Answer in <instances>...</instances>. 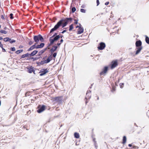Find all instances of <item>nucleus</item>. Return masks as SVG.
<instances>
[{
  "instance_id": "1",
  "label": "nucleus",
  "mask_w": 149,
  "mask_h": 149,
  "mask_svg": "<svg viewBox=\"0 0 149 149\" xmlns=\"http://www.w3.org/2000/svg\"><path fill=\"white\" fill-rule=\"evenodd\" d=\"M72 20L71 18H67L65 19H62L59 21L55 25L54 27L52 29L50 32V33L56 31L61 26L62 28H64L67 24L69 22H71Z\"/></svg>"
},
{
  "instance_id": "2",
  "label": "nucleus",
  "mask_w": 149,
  "mask_h": 149,
  "mask_svg": "<svg viewBox=\"0 0 149 149\" xmlns=\"http://www.w3.org/2000/svg\"><path fill=\"white\" fill-rule=\"evenodd\" d=\"M33 39L35 42H36V44L38 43L39 40H40L41 42L44 41V39L42 36L40 34L34 36Z\"/></svg>"
},
{
  "instance_id": "3",
  "label": "nucleus",
  "mask_w": 149,
  "mask_h": 149,
  "mask_svg": "<svg viewBox=\"0 0 149 149\" xmlns=\"http://www.w3.org/2000/svg\"><path fill=\"white\" fill-rule=\"evenodd\" d=\"M60 36L59 35L56 36L55 37H51L49 39V41L50 43L49 45H52L54 42L60 38Z\"/></svg>"
},
{
  "instance_id": "4",
  "label": "nucleus",
  "mask_w": 149,
  "mask_h": 149,
  "mask_svg": "<svg viewBox=\"0 0 149 149\" xmlns=\"http://www.w3.org/2000/svg\"><path fill=\"white\" fill-rule=\"evenodd\" d=\"M38 109L37 111L38 113H40L45 110V106L44 105H39L38 107Z\"/></svg>"
},
{
  "instance_id": "5",
  "label": "nucleus",
  "mask_w": 149,
  "mask_h": 149,
  "mask_svg": "<svg viewBox=\"0 0 149 149\" xmlns=\"http://www.w3.org/2000/svg\"><path fill=\"white\" fill-rule=\"evenodd\" d=\"M106 45L104 42H101L100 43V46L98 47V49L100 50L104 49Z\"/></svg>"
},
{
  "instance_id": "6",
  "label": "nucleus",
  "mask_w": 149,
  "mask_h": 149,
  "mask_svg": "<svg viewBox=\"0 0 149 149\" xmlns=\"http://www.w3.org/2000/svg\"><path fill=\"white\" fill-rule=\"evenodd\" d=\"M48 71L47 69H42L41 71L40 72V76H42L45 74L47 73L48 72Z\"/></svg>"
},
{
  "instance_id": "7",
  "label": "nucleus",
  "mask_w": 149,
  "mask_h": 149,
  "mask_svg": "<svg viewBox=\"0 0 149 149\" xmlns=\"http://www.w3.org/2000/svg\"><path fill=\"white\" fill-rule=\"evenodd\" d=\"M108 70V68L107 66L105 67L102 70V71L100 72V75H102L106 73Z\"/></svg>"
},
{
  "instance_id": "8",
  "label": "nucleus",
  "mask_w": 149,
  "mask_h": 149,
  "mask_svg": "<svg viewBox=\"0 0 149 149\" xmlns=\"http://www.w3.org/2000/svg\"><path fill=\"white\" fill-rule=\"evenodd\" d=\"M112 63L111 67V69H112L115 68L118 65L117 62L116 61H112Z\"/></svg>"
},
{
  "instance_id": "9",
  "label": "nucleus",
  "mask_w": 149,
  "mask_h": 149,
  "mask_svg": "<svg viewBox=\"0 0 149 149\" xmlns=\"http://www.w3.org/2000/svg\"><path fill=\"white\" fill-rule=\"evenodd\" d=\"M135 44L136 47H142L141 46L142 45V42L140 40L136 41V42Z\"/></svg>"
},
{
  "instance_id": "10",
  "label": "nucleus",
  "mask_w": 149,
  "mask_h": 149,
  "mask_svg": "<svg viewBox=\"0 0 149 149\" xmlns=\"http://www.w3.org/2000/svg\"><path fill=\"white\" fill-rule=\"evenodd\" d=\"M91 91L90 90L87 91L86 97V99H89L91 98L90 93Z\"/></svg>"
},
{
  "instance_id": "11",
  "label": "nucleus",
  "mask_w": 149,
  "mask_h": 149,
  "mask_svg": "<svg viewBox=\"0 0 149 149\" xmlns=\"http://www.w3.org/2000/svg\"><path fill=\"white\" fill-rule=\"evenodd\" d=\"M142 49V47H136V49H137L135 53L136 55H137L141 51Z\"/></svg>"
},
{
  "instance_id": "12",
  "label": "nucleus",
  "mask_w": 149,
  "mask_h": 149,
  "mask_svg": "<svg viewBox=\"0 0 149 149\" xmlns=\"http://www.w3.org/2000/svg\"><path fill=\"white\" fill-rule=\"evenodd\" d=\"M57 48V47L56 46H54L52 47V48L50 50L52 54L56 50Z\"/></svg>"
},
{
  "instance_id": "13",
  "label": "nucleus",
  "mask_w": 149,
  "mask_h": 149,
  "mask_svg": "<svg viewBox=\"0 0 149 149\" xmlns=\"http://www.w3.org/2000/svg\"><path fill=\"white\" fill-rule=\"evenodd\" d=\"M84 32V29L81 26L79 27L78 30V34H80Z\"/></svg>"
},
{
  "instance_id": "14",
  "label": "nucleus",
  "mask_w": 149,
  "mask_h": 149,
  "mask_svg": "<svg viewBox=\"0 0 149 149\" xmlns=\"http://www.w3.org/2000/svg\"><path fill=\"white\" fill-rule=\"evenodd\" d=\"M44 45L45 44L44 43H41L40 44V45H38L37 46H36V48L38 49L42 48L44 46Z\"/></svg>"
},
{
  "instance_id": "15",
  "label": "nucleus",
  "mask_w": 149,
  "mask_h": 149,
  "mask_svg": "<svg viewBox=\"0 0 149 149\" xmlns=\"http://www.w3.org/2000/svg\"><path fill=\"white\" fill-rule=\"evenodd\" d=\"M62 97H56L54 98L55 100L57 102H61L62 101Z\"/></svg>"
},
{
  "instance_id": "16",
  "label": "nucleus",
  "mask_w": 149,
  "mask_h": 149,
  "mask_svg": "<svg viewBox=\"0 0 149 149\" xmlns=\"http://www.w3.org/2000/svg\"><path fill=\"white\" fill-rule=\"evenodd\" d=\"M47 48H46L44 49H43L41 51H40L39 52L38 54V56H40L42 54H43L46 51Z\"/></svg>"
},
{
  "instance_id": "17",
  "label": "nucleus",
  "mask_w": 149,
  "mask_h": 149,
  "mask_svg": "<svg viewBox=\"0 0 149 149\" xmlns=\"http://www.w3.org/2000/svg\"><path fill=\"white\" fill-rule=\"evenodd\" d=\"M38 52V51L37 50H34L29 55L31 56H33L36 54Z\"/></svg>"
},
{
  "instance_id": "18",
  "label": "nucleus",
  "mask_w": 149,
  "mask_h": 149,
  "mask_svg": "<svg viewBox=\"0 0 149 149\" xmlns=\"http://www.w3.org/2000/svg\"><path fill=\"white\" fill-rule=\"evenodd\" d=\"M36 43H35L34 45L31 46L29 49H28V51H30L36 48Z\"/></svg>"
},
{
  "instance_id": "19",
  "label": "nucleus",
  "mask_w": 149,
  "mask_h": 149,
  "mask_svg": "<svg viewBox=\"0 0 149 149\" xmlns=\"http://www.w3.org/2000/svg\"><path fill=\"white\" fill-rule=\"evenodd\" d=\"M34 72V70L33 68L30 67L28 69V72L29 73H32Z\"/></svg>"
},
{
  "instance_id": "20",
  "label": "nucleus",
  "mask_w": 149,
  "mask_h": 149,
  "mask_svg": "<svg viewBox=\"0 0 149 149\" xmlns=\"http://www.w3.org/2000/svg\"><path fill=\"white\" fill-rule=\"evenodd\" d=\"M146 37L145 40L146 42L148 44H149V38L147 36H145Z\"/></svg>"
},
{
  "instance_id": "21",
  "label": "nucleus",
  "mask_w": 149,
  "mask_h": 149,
  "mask_svg": "<svg viewBox=\"0 0 149 149\" xmlns=\"http://www.w3.org/2000/svg\"><path fill=\"white\" fill-rule=\"evenodd\" d=\"M74 136L75 138L77 139L79 138V133L77 132H75L74 133Z\"/></svg>"
},
{
  "instance_id": "22",
  "label": "nucleus",
  "mask_w": 149,
  "mask_h": 149,
  "mask_svg": "<svg viewBox=\"0 0 149 149\" xmlns=\"http://www.w3.org/2000/svg\"><path fill=\"white\" fill-rule=\"evenodd\" d=\"M126 137L125 136H124L123 138V144H125L126 142Z\"/></svg>"
},
{
  "instance_id": "23",
  "label": "nucleus",
  "mask_w": 149,
  "mask_h": 149,
  "mask_svg": "<svg viewBox=\"0 0 149 149\" xmlns=\"http://www.w3.org/2000/svg\"><path fill=\"white\" fill-rule=\"evenodd\" d=\"M29 54L28 53H27L26 54H23L22 56V58H24L25 57H28L29 55Z\"/></svg>"
},
{
  "instance_id": "24",
  "label": "nucleus",
  "mask_w": 149,
  "mask_h": 149,
  "mask_svg": "<svg viewBox=\"0 0 149 149\" xmlns=\"http://www.w3.org/2000/svg\"><path fill=\"white\" fill-rule=\"evenodd\" d=\"M0 32L1 33L6 34L7 33V31L5 30H0Z\"/></svg>"
},
{
  "instance_id": "25",
  "label": "nucleus",
  "mask_w": 149,
  "mask_h": 149,
  "mask_svg": "<svg viewBox=\"0 0 149 149\" xmlns=\"http://www.w3.org/2000/svg\"><path fill=\"white\" fill-rule=\"evenodd\" d=\"M23 51V50L22 49L19 50H18L15 53L17 54H19V53H21V52H22Z\"/></svg>"
},
{
  "instance_id": "26",
  "label": "nucleus",
  "mask_w": 149,
  "mask_h": 149,
  "mask_svg": "<svg viewBox=\"0 0 149 149\" xmlns=\"http://www.w3.org/2000/svg\"><path fill=\"white\" fill-rule=\"evenodd\" d=\"M9 41L10 43H12L13 42H16V40L13 39L12 40L10 38V39L9 40Z\"/></svg>"
},
{
  "instance_id": "27",
  "label": "nucleus",
  "mask_w": 149,
  "mask_h": 149,
  "mask_svg": "<svg viewBox=\"0 0 149 149\" xmlns=\"http://www.w3.org/2000/svg\"><path fill=\"white\" fill-rule=\"evenodd\" d=\"M10 39V38H6L3 39V40L5 42H8L9 41V40Z\"/></svg>"
},
{
  "instance_id": "28",
  "label": "nucleus",
  "mask_w": 149,
  "mask_h": 149,
  "mask_svg": "<svg viewBox=\"0 0 149 149\" xmlns=\"http://www.w3.org/2000/svg\"><path fill=\"white\" fill-rule=\"evenodd\" d=\"M73 29V26L72 24L71 25H70V28L69 29V31H70L72 29Z\"/></svg>"
},
{
  "instance_id": "29",
  "label": "nucleus",
  "mask_w": 149,
  "mask_h": 149,
  "mask_svg": "<svg viewBox=\"0 0 149 149\" xmlns=\"http://www.w3.org/2000/svg\"><path fill=\"white\" fill-rule=\"evenodd\" d=\"M76 10V8L74 7H72V12L73 13L74 12H75Z\"/></svg>"
},
{
  "instance_id": "30",
  "label": "nucleus",
  "mask_w": 149,
  "mask_h": 149,
  "mask_svg": "<svg viewBox=\"0 0 149 149\" xmlns=\"http://www.w3.org/2000/svg\"><path fill=\"white\" fill-rule=\"evenodd\" d=\"M80 11L83 13H85L86 12V10L83 9H80Z\"/></svg>"
},
{
  "instance_id": "31",
  "label": "nucleus",
  "mask_w": 149,
  "mask_h": 149,
  "mask_svg": "<svg viewBox=\"0 0 149 149\" xmlns=\"http://www.w3.org/2000/svg\"><path fill=\"white\" fill-rule=\"evenodd\" d=\"M124 85V84L122 83H120L119 84V86L121 88H122L123 87V86Z\"/></svg>"
},
{
  "instance_id": "32",
  "label": "nucleus",
  "mask_w": 149,
  "mask_h": 149,
  "mask_svg": "<svg viewBox=\"0 0 149 149\" xmlns=\"http://www.w3.org/2000/svg\"><path fill=\"white\" fill-rule=\"evenodd\" d=\"M30 93V92H26L25 94V96L26 97H27V96H29V93Z\"/></svg>"
},
{
  "instance_id": "33",
  "label": "nucleus",
  "mask_w": 149,
  "mask_h": 149,
  "mask_svg": "<svg viewBox=\"0 0 149 149\" xmlns=\"http://www.w3.org/2000/svg\"><path fill=\"white\" fill-rule=\"evenodd\" d=\"M13 15L12 13H10V18L11 19H13Z\"/></svg>"
},
{
  "instance_id": "34",
  "label": "nucleus",
  "mask_w": 149,
  "mask_h": 149,
  "mask_svg": "<svg viewBox=\"0 0 149 149\" xmlns=\"http://www.w3.org/2000/svg\"><path fill=\"white\" fill-rule=\"evenodd\" d=\"M96 139L95 138H93V141L94 143V144L95 146H96V141H95Z\"/></svg>"
},
{
  "instance_id": "35",
  "label": "nucleus",
  "mask_w": 149,
  "mask_h": 149,
  "mask_svg": "<svg viewBox=\"0 0 149 149\" xmlns=\"http://www.w3.org/2000/svg\"><path fill=\"white\" fill-rule=\"evenodd\" d=\"M10 50H11L12 51H15V47H13L11 48Z\"/></svg>"
},
{
  "instance_id": "36",
  "label": "nucleus",
  "mask_w": 149,
  "mask_h": 149,
  "mask_svg": "<svg viewBox=\"0 0 149 149\" xmlns=\"http://www.w3.org/2000/svg\"><path fill=\"white\" fill-rule=\"evenodd\" d=\"M57 53H54L53 55V56L55 58L56 56Z\"/></svg>"
},
{
  "instance_id": "37",
  "label": "nucleus",
  "mask_w": 149,
  "mask_h": 149,
  "mask_svg": "<svg viewBox=\"0 0 149 149\" xmlns=\"http://www.w3.org/2000/svg\"><path fill=\"white\" fill-rule=\"evenodd\" d=\"M40 64L41 65H43L44 63V61H41L40 62Z\"/></svg>"
},
{
  "instance_id": "38",
  "label": "nucleus",
  "mask_w": 149,
  "mask_h": 149,
  "mask_svg": "<svg viewBox=\"0 0 149 149\" xmlns=\"http://www.w3.org/2000/svg\"><path fill=\"white\" fill-rule=\"evenodd\" d=\"M33 43V42L32 41H30L29 43V44L30 45H32Z\"/></svg>"
},
{
  "instance_id": "39",
  "label": "nucleus",
  "mask_w": 149,
  "mask_h": 149,
  "mask_svg": "<svg viewBox=\"0 0 149 149\" xmlns=\"http://www.w3.org/2000/svg\"><path fill=\"white\" fill-rule=\"evenodd\" d=\"M52 57L53 56L51 55L48 58H49L50 60H52Z\"/></svg>"
},
{
  "instance_id": "40",
  "label": "nucleus",
  "mask_w": 149,
  "mask_h": 149,
  "mask_svg": "<svg viewBox=\"0 0 149 149\" xmlns=\"http://www.w3.org/2000/svg\"><path fill=\"white\" fill-rule=\"evenodd\" d=\"M74 23L76 24H78V20H76V19H75L74 20Z\"/></svg>"
},
{
  "instance_id": "41",
  "label": "nucleus",
  "mask_w": 149,
  "mask_h": 149,
  "mask_svg": "<svg viewBox=\"0 0 149 149\" xmlns=\"http://www.w3.org/2000/svg\"><path fill=\"white\" fill-rule=\"evenodd\" d=\"M57 35V33H55L54 35L52 37H55Z\"/></svg>"
},
{
  "instance_id": "42",
  "label": "nucleus",
  "mask_w": 149,
  "mask_h": 149,
  "mask_svg": "<svg viewBox=\"0 0 149 149\" xmlns=\"http://www.w3.org/2000/svg\"><path fill=\"white\" fill-rule=\"evenodd\" d=\"M100 3L99 0H97V6H98L99 4Z\"/></svg>"
},
{
  "instance_id": "43",
  "label": "nucleus",
  "mask_w": 149,
  "mask_h": 149,
  "mask_svg": "<svg viewBox=\"0 0 149 149\" xmlns=\"http://www.w3.org/2000/svg\"><path fill=\"white\" fill-rule=\"evenodd\" d=\"M50 60L48 58L47 60H46V61H47V62L48 63H49L50 61Z\"/></svg>"
},
{
  "instance_id": "44",
  "label": "nucleus",
  "mask_w": 149,
  "mask_h": 149,
  "mask_svg": "<svg viewBox=\"0 0 149 149\" xmlns=\"http://www.w3.org/2000/svg\"><path fill=\"white\" fill-rule=\"evenodd\" d=\"M133 148L134 149H138V147H137L136 146H133Z\"/></svg>"
},
{
  "instance_id": "45",
  "label": "nucleus",
  "mask_w": 149,
  "mask_h": 149,
  "mask_svg": "<svg viewBox=\"0 0 149 149\" xmlns=\"http://www.w3.org/2000/svg\"><path fill=\"white\" fill-rule=\"evenodd\" d=\"M66 30H64L63 31H62L61 33H64L66 31Z\"/></svg>"
},
{
  "instance_id": "46",
  "label": "nucleus",
  "mask_w": 149,
  "mask_h": 149,
  "mask_svg": "<svg viewBox=\"0 0 149 149\" xmlns=\"http://www.w3.org/2000/svg\"><path fill=\"white\" fill-rule=\"evenodd\" d=\"M1 48L2 49L3 52H5L6 51L5 49L3 47L2 48Z\"/></svg>"
},
{
  "instance_id": "47",
  "label": "nucleus",
  "mask_w": 149,
  "mask_h": 149,
  "mask_svg": "<svg viewBox=\"0 0 149 149\" xmlns=\"http://www.w3.org/2000/svg\"><path fill=\"white\" fill-rule=\"evenodd\" d=\"M109 2H107L106 3H105V4L106 5H108L109 4Z\"/></svg>"
},
{
  "instance_id": "48",
  "label": "nucleus",
  "mask_w": 149,
  "mask_h": 149,
  "mask_svg": "<svg viewBox=\"0 0 149 149\" xmlns=\"http://www.w3.org/2000/svg\"><path fill=\"white\" fill-rule=\"evenodd\" d=\"M1 18L2 19H4V16H3V15H1Z\"/></svg>"
},
{
  "instance_id": "49",
  "label": "nucleus",
  "mask_w": 149,
  "mask_h": 149,
  "mask_svg": "<svg viewBox=\"0 0 149 149\" xmlns=\"http://www.w3.org/2000/svg\"><path fill=\"white\" fill-rule=\"evenodd\" d=\"M115 88H113V89L112 90V92H113V91H115Z\"/></svg>"
},
{
  "instance_id": "50",
  "label": "nucleus",
  "mask_w": 149,
  "mask_h": 149,
  "mask_svg": "<svg viewBox=\"0 0 149 149\" xmlns=\"http://www.w3.org/2000/svg\"><path fill=\"white\" fill-rule=\"evenodd\" d=\"M79 24V26H77L76 27V28H78H78H79V27L81 26V24Z\"/></svg>"
},
{
  "instance_id": "51",
  "label": "nucleus",
  "mask_w": 149,
  "mask_h": 149,
  "mask_svg": "<svg viewBox=\"0 0 149 149\" xmlns=\"http://www.w3.org/2000/svg\"><path fill=\"white\" fill-rule=\"evenodd\" d=\"M0 47L1 48L3 47V45L2 44H1L0 45Z\"/></svg>"
},
{
  "instance_id": "52",
  "label": "nucleus",
  "mask_w": 149,
  "mask_h": 149,
  "mask_svg": "<svg viewBox=\"0 0 149 149\" xmlns=\"http://www.w3.org/2000/svg\"><path fill=\"white\" fill-rule=\"evenodd\" d=\"M4 30H9V29H8L7 27H5L4 28Z\"/></svg>"
},
{
  "instance_id": "53",
  "label": "nucleus",
  "mask_w": 149,
  "mask_h": 149,
  "mask_svg": "<svg viewBox=\"0 0 149 149\" xmlns=\"http://www.w3.org/2000/svg\"><path fill=\"white\" fill-rule=\"evenodd\" d=\"M44 61V63L45 64L47 63V62L46 60H45Z\"/></svg>"
},
{
  "instance_id": "54",
  "label": "nucleus",
  "mask_w": 149,
  "mask_h": 149,
  "mask_svg": "<svg viewBox=\"0 0 149 149\" xmlns=\"http://www.w3.org/2000/svg\"><path fill=\"white\" fill-rule=\"evenodd\" d=\"M3 39V38L1 37H0V40H2Z\"/></svg>"
},
{
  "instance_id": "55",
  "label": "nucleus",
  "mask_w": 149,
  "mask_h": 149,
  "mask_svg": "<svg viewBox=\"0 0 149 149\" xmlns=\"http://www.w3.org/2000/svg\"><path fill=\"white\" fill-rule=\"evenodd\" d=\"M128 146L129 147H131L132 146V145L131 144H129L128 145Z\"/></svg>"
},
{
  "instance_id": "56",
  "label": "nucleus",
  "mask_w": 149,
  "mask_h": 149,
  "mask_svg": "<svg viewBox=\"0 0 149 149\" xmlns=\"http://www.w3.org/2000/svg\"><path fill=\"white\" fill-rule=\"evenodd\" d=\"M60 45H61V43H59L58 42L57 43V45H58V46Z\"/></svg>"
},
{
  "instance_id": "57",
  "label": "nucleus",
  "mask_w": 149,
  "mask_h": 149,
  "mask_svg": "<svg viewBox=\"0 0 149 149\" xmlns=\"http://www.w3.org/2000/svg\"><path fill=\"white\" fill-rule=\"evenodd\" d=\"M63 41V39H61L60 40V42H62Z\"/></svg>"
},
{
  "instance_id": "58",
  "label": "nucleus",
  "mask_w": 149,
  "mask_h": 149,
  "mask_svg": "<svg viewBox=\"0 0 149 149\" xmlns=\"http://www.w3.org/2000/svg\"><path fill=\"white\" fill-rule=\"evenodd\" d=\"M31 59H34V60H36V58H34L33 57H32L31 58Z\"/></svg>"
},
{
  "instance_id": "59",
  "label": "nucleus",
  "mask_w": 149,
  "mask_h": 149,
  "mask_svg": "<svg viewBox=\"0 0 149 149\" xmlns=\"http://www.w3.org/2000/svg\"><path fill=\"white\" fill-rule=\"evenodd\" d=\"M81 8H84V6L83 5H82L81 6Z\"/></svg>"
},
{
  "instance_id": "60",
  "label": "nucleus",
  "mask_w": 149,
  "mask_h": 149,
  "mask_svg": "<svg viewBox=\"0 0 149 149\" xmlns=\"http://www.w3.org/2000/svg\"><path fill=\"white\" fill-rule=\"evenodd\" d=\"M2 44L1 43V41H0V44Z\"/></svg>"
},
{
  "instance_id": "61",
  "label": "nucleus",
  "mask_w": 149,
  "mask_h": 149,
  "mask_svg": "<svg viewBox=\"0 0 149 149\" xmlns=\"http://www.w3.org/2000/svg\"><path fill=\"white\" fill-rule=\"evenodd\" d=\"M99 99V97H97V100H98Z\"/></svg>"
},
{
  "instance_id": "62",
  "label": "nucleus",
  "mask_w": 149,
  "mask_h": 149,
  "mask_svg": "<svg viewBox=\"0 0 149 149\" xmlns=\"http://www.w3.org/2000/svg\"><path fill=\"white\" fill-rule=\"evenodd\" d=\"M91 57H93V56L92 55H91Z\"/></svg>"
},
{
  "instance_id": "63",
  "label": "nucleus",
  "mask_w": 149,
  "mask_h": 149,
  "mask_svg": "<svg viewBox=\"0 0 149 149\" xmlns=\"http://www.w3.org/2000/svg\"><path fill=\"white\" fill-rule=\"evenodd\" d=\"M63 36H61V38H62Z\"/></svg>"
},
{
  "instance_id": "64",
  "label": "nucleus",
  "mask_w": 149,
  "mask_h": 149,
  "mask_svg": "<svg viewBox=\"0 0 149 149\" xmlns=\"http://www.w3.org/2000/svg\"><path fill=\"white\" fill-rule=\"evenodd\" d=\"M91 88V86H90V88Z\"/></svg>"
}]
</instances>
